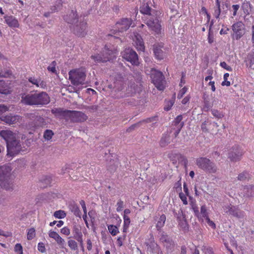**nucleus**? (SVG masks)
Returning <instances> with one entry per match:
<instances>
[{
    "mask_svg": "<svg viewBox=\"0 0 254 254\" xmlns=\"http://www.w3.org/2000/svg\"><path fill=\"white\" fill-rule=\"evenodd\" d=\"M21 102L25 105L41 107L49 104L50 102V98L46 92L42 91L38 93L31 91L29 93L23 94Z\"/></svg>",
    "mask_w": 254,
    "mask_h": 254,
    "instance_id": "f257e3e1",
    "label": "nucleus"
},
{
    "mask_svg": "<svg viewBox=\"0 0 254 254\" xmlns=\"http://www.w3.org/2000/svg\"><path fill=\"white\" fill-rule=\"evenodd\" d=\"M0 136L6 142L7 155L13 156L20 151L21 144L16 139V133L9 129H3L0 131Z\"/></svg>",
    "mask_w": 254,
    "mask_h": 254,
    "instance_id": "f03ea898",
    "label": "nucleus"
},
{
    "mask_svg": "<svg viewBox=\"0 0 254 254\" xmlns=\"http://www.w3.org/2000/svg\"><path fill=\"white\" fill-rule=\"evenodd\" d=\"M76 10H72L68 14L64 16V20L68 23L74 24V33L78 37H84L86 35L87 22L83 19L77 18Z\"/></svg>",
    "mask_w": 254,
    "mask_h": 254,
    "instance_id": "7ed1b4c3",
    "label": "nucleus"
},
{
    "mask_svg": "<svg viewBox=\"0 0 254 254\" xmlns=\"http://www.w3.org/2000/svg\"><path fill=\"white\" fill-rule=\"evenodd\" d=\"M118 53L117 46L107 44L103 48L101 54L92 55L91 58L96 63H106L116 59Z\"/></svg>",
    "mask_w": 254,
    "mask_h": 254,
    "instance_id": "20e7f679",
    "label": "nucleus"
},
{
    "mask_svg": "<svg viewBox=\"0 0 254 254\" xmlns=\"http://www.w3.org/2000/svg\"><path fill=\"white\" fill-rule=\"evenodd\" d=\"M11 170V167L8 165L0 166V186L6 190L13 189Z\"/></svg>",
    "mask_w": 254,
    "mask_h": 254,
    "instance_id": "39448f33",
    "label": "nucleus"
},
{
    "mask_svg": "<svg viewBox=\"0 0 254 254\" xmlns=\"http://www.w3.org/2000/svg\"><path fill=\"white\" fill-rule=\"evenodd\" d=\"M86 76V70L84 68L75 69L69 72V79L74 86L83 85Z\"/></svg>",
    "mask_w": 254,
    "mask_h": 254,
    "instance_id": "423d86ee",
    "label": "nucleus"
},
{
    "mask_svg": "<svg viewBox=\"0 0 254 254\" xmlns=\"http://www.w3.org/2000/svg\"><path fill=\"white\" fill-rule=\"evenodd\" d=\"M150 78L152 82L156 88L160 91H163L166 87V81L163 73L155 68H151Z\"/></svg>",
    "mask_w": 254,
    "mask_h": 254,
    "instance_id": "0eeeda50",
    "label": "nucleus"
},
{
    "mask_svg": "<svg viewBox=\"0 0 254 254\" xmlns=\"http://www.w3.org/2000/svg\"><path fill=\"white\" fill-rule=\"evenodd\" d=\"M196 164L198 167L207 173L215 174L218 168L216 164L206 157H199L196 160Z\"/></svg>",
    "mask_w": 254,
    "mask_h": 254,
    "instance_id": "6e6552de",
    "label": "nucleus"
},
{
    "mask_svg": "<svg viewBox=\"0 0 254 254\" xmlns=\"http://www.w3.org/2000/svg\"><path fill=\"white\" fill-rule=\"evenodd\" d=\"M129 79L131 82L130 85H128V96H133L135 93H139L142 89L141 84V77L140 73L136 74V77L133 76H128V80Z\"/></svg>",
    "mask_w": 254,
    "mask_h": 254,
    "instance_id": "1a4fd4ad",
    "label": "nucleus"
},
{
    "mask_svg": "<svg viewBox=\"0 0 254 254\" xmlns=\"http://www.w3.org/2000/svg\"><path fill=\"white\" fill-rule=\"evenodd\" d=\"M145 21V24L154 35H160L161 34L162 28L161 21L157 18V15L147 18Z\"/></svg>",
    "mask_w": 254,
    "mask_h": 254,
    "instance_id": "9d476101",
    "label": "nucleus"
},
{
    "mask_svg": "<svg viewBox=\"0 0 254 254\" xmlns=\"http://www.w3.org/2000/svg\"><path fill=\"white\" fill-rule=\"evenodd\" d=\"M67 119L71 122H83L87 119V116L83 112L77 111H68Z\"/></svg>",
    "mask_w": 254,
    "mask_h": 254,
    "instance_id": "9b49d317",
    "label": "nucleus"
},
{
    "mask_svg": "<svg viewBox=\"0 0 254 254\" xmlns=\"http://www.w3.org/2000/svg\"><path fill=\"white\" fill-rule=\"evenodd\" d=\"M244 153V151L238 145H235L230 149L228 158L231 161L236 162L241 159Z\"/></svg>",
    "mask_w": 254,
    "mask_h": 254,
    "instance_id": "f8f14e48",
    "label": "nucleus"
},
{
    "mask_svg": "<svg viewBox=\"0 0 254 254\" xmlns=\"http://www.w3.org/2000/svg\"><path fill=\"white\" fill-rule=\"evenodd\" d=\"M232 29L234 33V38L239 40L245 34V27L242 21H238L232 26Z\"/></svg>",
    "mask_w": 254,
    "mask_h": 254,
    "instance_id": "ddd939ff",
    "label": "nucleus"
},
{
    "mask_svg": "<svg viewBox=\"0 0 254 254\" xmlns=\"http://www.w3.org/2000/svg\"><path fill=\"white\" fill-rule=\"evenodd\" d=\"M132 40V44L137 51H144L145 50L144 43L141 35L137 32H133L130 35Z\"/></svg>",
    "mask_w": 254,
    "mask_h": 254,
    "instance_id": "4468645a",
    "label": "nucleus"
},
{
    "mask_svg": "<svg viewBox=\"0 0 254 254\" xmlns=\"http://www.w3.org/2000/svg\"><path fill=\"white\" fill-rule=\"evenodd\" d=\"M224 209L226 213L232 215L239 218H244L245 217V212L241 210L238 207L232 205L231 204L225 206Z\"/></svg>",
    "mask_w": 254,
    "mask_h": 254,
    "instance_id": "2eb2a0df",
    "label": "nucleus"
},
{
    "mask_svg": "<svg viewBox=\"0 0 254 254\" xmlns=\"http://www.w3.org/2000/svg\"><path fill=\"white\" fill-rule=\"evenodd\" d=\"M164 44L163 43H155L153 45V53L156 59L163 60L165 57V53L163 51Z\"/></svg>",
    "mask_w": 254,
    "mask_h": 254,
    "instance_id": "dca6fc26",
    "label": "nucleus"
},
{
    "mask_svg": "<svg viewBox=\"0 0 254 254\" xmlns=\"http://www.w3.org/2000/svg\"><path fill=\"white\" fill-rule=\"evenodd\" d=\"M140 12L149 17L157 15V11L152 9L148 3L143 2L140 6Z\"/></svg>",
    "mask_w": 254,
    "mask_h": 254,
    "instance_id": "f3484780",
    "label": "nucleus"
},
{
    "mask_svg": "<svg viewBox=\"0 0 254 254\" xmlns=\"http://www.w3.org/2000/svg\"><path fill=\"white\" fill-rule=\"evenodd\" d=\"M28 81L33 85H35L37 87L42 89H45L47 87L46 82L42 79L41 77H39L36 78L35 77H30L28 78Z\"/></svg>",
    "mask_w": 254,
    "mask_h": 254,
    "instance_id": "a211bd4d",
    "label": "nucleus"
},
{
    "mask_svg": "<svg viewBox=\"0 0 254 254\" xmlns=\"http://www.w3.org/2000/svg\"><path fill=\"white\" fill-rule=\"evenodd\" d=\"M147 247V251L155 254V252H157L159 250L160 247L155 242L153 238H151L149 239L148 242L145 243Z\"/></svg>",
    "mask_w": 254,
    "mask_h": 254,
    "instance_id": "6ab92c4d",
    "label": "nucleus"
},
{
    "mask_svg": "<svg viewBox=\"0 0 254 254\" xmlns=\"http://www.w3.org/2000/svg\"><path fill=\"white\" fill-rule=\"evenodd\" d=\"M241 194L244 197L250 198L253 197L254 196V185L243 187Z\"/></svg>",
    "mask_w": 254,
    "mask_h": 254,
    "instance_id": "aec40b11",
    "label": "nucleus"
},
{
    "mask_svg": "<svg viewBox=\"0 0 254 254\" xmlns=\"http://www.w3.org/2000/svg\"><path fill=\"white\" fill-rule=\"evenodd\" d=\"M73 238L77 241L80 246L83 247V235L81 229L77 226H75L72 230Z\"/></svg>",
    "mask_w": 254,
    "mask_h": 254,
    "instance_id": "412c9836",
    "label": "nucleus"
},
{
    "mask_svg": "<svg viewBox=\"0 0 254 254\" xmlns=\"http://www.w3.org/2000/svg\"><path fill=\"white\" fill-rule=\"evenodd\" d=\"M127 29V18H123L116 23V29L114 30L115 32L114 33V34H116L117 31L119 32H122L124 31H126Z\"/></svg>",
    "mask_w": 254,
    "mask_h": 254,
    "instance_id": "4be33fe9",
    "label": "nucleus"
},
{
    "mask_svg": "<svg viewBox=\"0 0 254 254\" xmlns=\"http://www.w3.org/2000/svg\"><path fill=\"white\" fill-rule=\"evenodd\" d=\"M19 119V116H12L11 114L6 116H1L0 117V120L5 123L6 124L12 125L15 124Z\"/></svg>",
    "mask_w": 254,
    "mask_h": 254,
    "instance_id": "5701e85b",
    "label": "nucleus"
},
{
    "mask_svg": "<svg viewBox=\"0 0 254 254\" xmlns=\"http://www.w3.org/2000/svg\"><path fill=\"white\" fill-rule=\"evenodd\" d=\"M11 82H6L4 80H0V93L7 95L11 92Z\"/></svg>",
    "mask_w": 254,
    "mask_h": 254,
    "instance_id": "b1692460",
    "label": "nucleus"
},
{
    "mask_svg": "<svg viewBox=\"0 0 254 254\" xmlns=\"http://www.w3.org/2000/svg\"><path fill=\"white\" fill-rule=\"evenodd\" d=\"M68 111L62 108H54L52 109L51 112L56 117L67 119Z\"/></svg>",
    "mask_w": 254,
    "mask_h": 254,
    "instance_id": "393cba45",
    "label": "nucleus"
},
{
    "mask_svg": "<svg viewBox=\"0 0 254 254\" xmlns=\"http://www.w3.org/2000/svg\"><path fill=\"white\" fill-rule=\"evenodd\" d=\"M128 62H130L133 65H138L139 64L138 56L136 53L131 50L128 53Z\"/></svg>",
    "mask_w": 254,
    "mask_h": 254,
    "instance_id": "a878e982",
    "label": "nucleus"
},
{
    "mask_svg": "<svg viewBox=\"0 0 254 254\" xmlns=\"http://www.w3.org/2000/svg\"><path fill=\"white\" fill-rule=\"evenodd\" d=\"M5 22L10 27L18 28L19 24L18 20L12 16H5Z\"/></svg>",
    "mask_w": 254,
    "mask_h": 254,
    "instance_id": "bb28decb",
    "label": "nucleus"
},
{
    "mask_svg": "<svg viewBox=\"0 0 254 254\" xmlns=\"http://www.w3.org/2000/svg\"><path fill=\"white\" fill-rule=\"evenodd\" d=\"M214 125L218 126L217 123L214 122L212 123L210 120L207 119L202 123L201 125V129L203 132H208L211 128V126Z\"/></svg>",
    "mask_w": 254,
    "mask_h": 254,
    "instance_id": "cd10ccee",
    "label": "nucleus"
},
{
    "mask_svg": "<svg viewBox=\"0 0 254 254\" xmlns=\"http://www.w3.org/2000/svg\"><path fill=\"white\" fill-rule=\"evenodd\" d=\"M252 8V5L250 1H245L242 4V8L247 15L250 14Z\"/></svg>",
    "mask_w": 254,
    "mask_h": 254,
    "instance_id": "c85d7f7f",
    "label": "nucleus"
},
{
    "mask_svg": "<svg viewBox=\"0 0 254 254\" xmlns=\"http://www.w3.org/2000/svg\"><path fill=\"white\" fill-rule=\"evenodd\" d=\"M166 217L165 215L162 214L161 215L159 219L157 220L156 227L157 230L160 231L161 228L164 226L165 221H166Z\"/></svg>",
    "mask_w": 254,
    "mask_h": 254,
    "instance_id": "c756f323",
    "label": "nucleus"
},
{
    "mask_svg": "<svg viewBox=\"0 0 254 254\" xmlns=\"http://www.w3.org/2000/svg\"><path fill=\"white\" fill-rule=\"evenodd\" d=\"M13 75V72L10 68L4 69L2 70L0 68V78H9Z\"/></svg>",
    "mask_w": 254,
    "mask_h": 254,
    "instance_id": "7c9ffc66",
    "label": "nucleus"
},
{
    "mask_svg": "<svg viewBox=\"0 0 254 254\" xmlns=\"http://www.w3.org/2000/svg\"><path fill=\"white\" fill-rule=\"evenodd\" d=\"M69 209L74 215L78 217H81V212L77 204L73 203L69 205Z\"/></svg>",
    "mask_w": 254,
    "mask_h": 254,
    "instance_id": "2f4dec72",
    "label": "nucleus"
},
{
    "mask_svg": "<svg viewBox=\"0 0 254 254\" xmlns=\"http://www.w3.org/2000/svg\"><path fill=\"white\" fill-rule=\"evenodd\" d=\"M168 156L170 160L172 162V163L174 164H175L177 162V159H179V157H183V155L180 153H175L173 152H171L168 154Z\"/></svg>",
    "mask_w": 254,
    "mask_h": 254,
    "instance_id": "473e14b6",
    "label": "nucleus"
},
{
    "mask_svg": "<svg viewBox=\"0 0 254 254\" xmlns=\"http://www.w3.org/2000/svg\"><path fill=\"white\" fill-rule=\"evenodd\" d=\"M67 244L71 250L76 251L78 250V244L75 240L72 239L68 240Z\"/></svg>",
    "mask_w": 254,
    "mask_h": 254,
    "instance_id": "72a5a7b5",
    "label": "nucleus"
},
{
    "mask_svg": "<svg viewBox=\"0 0 254 254\" xmlns=\"http://www.w3.org/2000/svg\"><path fill=\"white\" fill-rule=\"evenodd\" d=\"M66 214L64 211L62 210L56 211L54 213V216L56 218L63 219L65 217Z\"/></svg>",
    "mask_w": 254,
    "mask_h": 254,
    "instance_id": "f704fd0d",
    "label": "nucleus"
},
{
    "mask_svg": "<svg viewBox=\"0 0 254 254\" xmlns=\"http://www.w3.org/2000/svg\"><path fill=\"white\" fill-rule=\"evenodd\" d=\"M35 236V229L34 228H31L27 230V239L28 240H32Z\"/></svg>",
    "mask_w": 254,
    "mask_h": 254,
    "instance_id": "c9c22d12",
    "label": "nucleus"
},
{
    "mask_svg": "<svg viewBox=\"0 0 254 254\" xmlns=\"http://www.w3.org/2000/svg\"><path fill=\"white\" fill-rule=\"evenodd\" d=\"M108 228L109 232L113 236L116 235L119 232L118 227L115 225H110L108 226Z\"/></svg>",
    "mask_w": 254,
    "mask_h": 254,
    "instance_id": "e433bc0d",
    "label": "nucleus"
},
{
    "mask_svg": "<svg viewBox=\"0 0 254 254\" xmlns=\"http://www.w3.org/2000/svg\"><path fill=\"white\" fill-rule=\"evenodd\" d=\"M54 132L52 130L46 129L44 133V137L45 139L49 140L52 139Z\"/></svg>",
    "mask_w": 254,
    "mask_h": 254,
    "instance_id": "4c0bfd02",
    "label": "nucleus"
},
{
    "mask_svg": "<svg viewBox=\"0 0 254 254\" xmlns=\"http://www.w3.org/2000/svg\"><path fill=\"white\" fill-rule=\"evenodd\" d=\"M188 88L187 86H184L179 90L178 93L177 98L180 99L183 98L184 95L188 92Z\"/></svg>",
    "mask_w": 254,
    "mask_h": 254,
    "instance_id": "58836bf2",
    "label": "nucleus"
},
{
    "mask_svg": "<svg viewBox=\"0 0 254 254\" xmlns=\"http://www.w3.org/2000/svg\"><path fill=\"white\" fill-rule=\"evenodd\" d=\"M175 101L174 99L172 100H169L166 102V104L164 107V109L165 111H168L171 110L172 106L174 104Z\"/></svg>",
    "mask_w": 254,
    "mask_h": 254,
    "instance_id": "ea45409f",
    "label": "nucleus"
},
{
    "mask_svg": "<svg viewBox=\"0 0 254 254\" xmlns=\"http://www.w3.org/2000/svg\"><path fill=\"white\" fill-rule=\"evenodd\" d=\"M170 142V138L169 136H165L162 137L160 141V145L161 147H165L168 144V143Z\"/></svg>",
    "mask_w": 254,
    "mask_h": 254,
    "instance_id": "a19ab883",
    "label": "nucleus"
},
{
    "mask_svg": "<svg viewBox=\"0 0 254 254\" xmlns=\"http://www.w3.org/2000/svg\"><path fill=\"white\" fill-rule=\"evenodd\" d=\"M250 178V175L246 172H243L238 175V179L240 181H245Z\"/></svg>",
    "mask_w": 254,
    "mask_h": 254,
    "instance_id": "79ce46f5",
    "label": "nucleus"
},
{
    "mask_svg": "<svg viewBox=\"0 0 254 254\" xmlns=\"http://www.w3.org/2000/svg\"><path fill=\"white\" fill-rule=\"evenodd\" d=\"M55 240L61 248H64L65 241L60 235Z\"/></svg>",
    "mask_w": 254,
    "mask_h": 254,
    "instance_id": "37998d69",
    "label": "nucleus"
},
{
    "mask_svg": "<svg viewBox=\"0 0 254 254\" xmlns=\"http://www.w3.org/2000/svg\"><path fill=\"white\" fill-rule=\"evenodd\" d=\"M16 254H23V248L20 244H16L14 248Z\"/></svg>",
    "mask_w": 254,
    "mask_h": 254,
    "instance_id": "c03bdc74",
    "label": "nucleus"
},
{
    "mask_svg": "<svg viewBox=\"0 0 254 254\" xmlns=\"http://www.w3.org/2000/svg\"><path fill=\"white\" fill-rule=\"evenodd\" d=\"M200 213H201L202 217L205 219H206L208 217H209L208 214L207 209H206L205 205L201 206V207L200 208Z\"/></svg>",
    "mask_w": 254,
    "mask_h": 254,
    "instance_id": "a18cd8bd",
    "label": "nucleus"
},
{
    "mask_svg": "<svg viewBox=\"0 0 254 254\" xmlns=\"http://www.w3.org/2000/svg\"><path fill=\"white\" fill-rule=\"evenodd\" d=\"M183 119V117L182 115H179L177 116V117L174 119L173 121L174 125L177 127H179V125L181 124L182 122H181L182 120Z\"/></svg>",
    "mask_w": 254,
    "mask_h": 254,
    "instance_id": "49530a36",
    "label": "nucleus"
},
{
    "mask_svg": "<svg viewBox=\"0 0 254 254\" xmlns=\"http://www.w3.org/2000/svg\"><path fill=\"white\" fill-rule=\"evenodd\" d=\"M229 76V74L228 73H226L224 75V81L222 82L221 84L222 86H229L231 85L230 82L228 81V78Z\"/></svg>",
    "mask_w": 254,
    "mask_h": 254,
    "instance_id": "de8ad7c7",
    "label": "nucleus"
},
{
    "mask_svg": "<svg viewBox=\"0 0 254 254\" xmlns=\"http://www.w3.org/2000/svg\"><path fill=\"white\" fill-rule=\"evenodd\" d=\"M208 42L209 44H211L214 42V36L213 32L211 31V28H209L208 37H207Z\"/></svg>",
    "mask_w": 254,
    "mask_h": 254,
    "instance_id": "09e8293b",
    "label": "nucleus"
},
{
    "mask_svg": "<svg viewBox=\"0 0 254 254\" xmlns=\"http://www.w3.org/2000/svg\"><path fill=\"white\" fill-rule=\"evenodd\" d=\"M158 121V117L153 116L148 118H147L144 120V122L146 123H152L153 124L156 123Z\"/></svg>",
    "mask_w": 254,
    "mask_h": 254,
    "instance_id": "8fccbe9b",
    "label": "nucleus"
},
{
    "mask_svg": "<svg viewBox=\"0 0 254 254\" xmlns=\"http://www.w3.org/2000/svg\"><path fill=\"white\" fill-rule=\"evenodd\" d=\"M247 59L250 62V67L254 68V56L249 54L248 55Z\"/></svg>",
    "mask_w": 254,
    "mask_h": 254,
    "instance_id": "3c124183",
    "label": "nucleus"
},
{
    "mask_svg": "<svg viewBox=\"0 0 254 254\" xmlns=\"http://www.w3.org/2000/svg\"><path fill=\"white\" fill-rule=\"evenodd\" d=\"M211 112L212 114L218 119H221L223 117V114L217 110H213Z\"/></svg>",
    "mask_w": 254,
    "mask_h": 254,
    "instance_id": "603ef678",
    "label": "nucleus"
},
{
    "mask_svg": "<svg viewBox=\"0 0 254 254\" xmlns=\"http://www.w3.org/2000/svg\"><path fill=\"white\" fill-rule=\"evenodd\" d=\"M56 63L55 61H54L52 62V64H51V65L49 66L48 67V70L51 72H52V73H56Z\"/></svg>",
    "mask_w": 254,
    "mask_h": 254,
    "instance_id": "864d4df0",
    "label": "nucleus"
},
{
    "mask_svg": "<svg viewBox=\"0 0 254 254\" xmlns=\"http://www.w3.org/2000/svg\"><path fill=\"white\" fill-rule=\"evenodd\" d=\"M38 250L39 251L42 253L46 252V248L45 245L43 243H39L38 244Z\"/></svg>",
    "mask_w": 254,
    "mask_h": 254,
    "instance_id": "5fc2aeb1",
    "label": "nucleus"
},
{
    "mask_svg": "<svg viewBox=\"0 0 254 254\" xmlns=\"http://www.w3.org/2000/svg\"><path fill=\"white\" fill-rule=\"evenodd\" d=\"M220 64L222 67L224 68L227 70L229 71H232V68L230 65H228L226 62H221Z\"/></svg>",
    "mask_w": 254,
    "mask_h": 254,
    "instance_id": "6e6d98bb",
    "label": "nucleus"
},
{
    "mask_svg": "<svg viewBox=\"0 0 254 254\" xmlns=\"http://www.w3.org/2000/svg\"><path fill=\"white\" fill-rule=\"evenodd\" d=\"M61 233L66 236L70 234V229L67 227H64L61 229Z\"/></svg>",
    "mask_w": 254,
    "mask_h": 254,
    "instance_id": "4d7b16f0",
    "label": "nucleus"
},
{
    "mask_svg": "<svg viewBox=\"0 0 254 254\" xmlns=\"http://www.w3.org/2000/svg\"><path fill=\"white\" fill-rule=\"evenodd\" d=\"M59 236V234L55 231H50L49 232V236L55 240Z\"/></svg>",
    "mask_w": 254,
    "mask_h": 254,
    "instance_id": "13d9d810",
    "label": "nucleus"
},
{
    "mask_svg": "<svg viewBox=\"0 0 254 254\" xmlns=\"http://www.w3.org/2000/svg\"><path fill=\"white\" fill-rule=\"evenodd\" d=\"M126 236L124 235L121 237H119L117 239V244L119 247H121L123 245V241L125 240Z\"/></svg>",
    "mask_w": 254,
    "mask_h": 254,
    "instance_id": "bf43d9fd",
    "label": "nucleus"
},
{
    "mask_svg": "<svg viewBox=\"0 0 254 254\" xmlns=\"http://www.w3.org/2000/svg\"><path fill=\"white\" fill-rule=\"evenodd\" d=\"M221 13V8H216L214 11L213 15L216 18L218 19Z\"/></svg>",
    "mask_w": 254,
    "mask_h": 254,
    "instance_id": "052dcab7",
    "label": "nucleus"
},
{
    "mask_svg": "<svg viewBox=\"0 0 254 254\" xmlns=\"http://www.w3.org/2000/svg\"><path fill=\"white\" fill-rule=\"evenodd\" d=\"M205 220L209 226L212 227L213 229H215L216 225L213 221L211 220L209 217L205 219Z\"/></svg>",
    "mask_w": 254,
    "mask_h": 254,
    "instance_id": "680f3d73",
    "label": "nucleus"
},
{
    "mask_svg": "<svg viewBox=\"0 0 254 254\" xmlns=\"http://www.w3.org/2000/svg\"><path fill=\"white\" fill-rule=\"evenodd\" d=\"M8 108L4 105H0V115L8 111Z\"/></svg>",
    "mask_w": 254,
    "mask_h": 254,
    "instance_id": "e2e57ef3",
    "label": "nucleus"
},
{
    "mask_svg": "<svg viewBox=\"0 0 254 254\" xmlns=\"http://www.w3.org/2000/svg\"><path fill=\"white\" fill-rule=\"evenodd\" d=\"M240 6L238 4H235L232 5V8L233 10V15L234 16H236L237 13V11L239 9Z\"/></svg>",
    "mask_w": 254,
    "mask_h": 254,
    "instance_id": "0e129e2a",
    "label": "nucleus"
},
{
    "mask_svg": "<svg viewBox=\"0 0 254 254\" xmlns=\"http://www.w3.org/2000/svg\"><path fill=\"white\" fill-rule=\"evenodd\" d=\"M179 196L184 204H188L187 198L185 195L182 193H180Z\"/></svg>",
    "mask_w": 254,
    "mask_h": 254,
    "instance_id": "69168bd1",
    "label": "nucleus"
},
{
    "mask_svg": "<svg viewBox=\"0 0 254 254\" xmlns=\"http://www.w3.org/2000/svg\"><path fill=\"white\" fill-rule=\"evenodd\" d=\"M124 202L122 201H120L117 203V211H121L123 210Z\"/></svg>",
    "mask_w": 254,
    "mask_h": 254,
    "instance_id": "338daca9",
    "label": "nucleus"
},
{
    "mask_svg": "<svg viewBox=\"0 0 254 254\" xmlns=\"http://www.w3.org/2000/svg\"><path fill=\"white\" fill-rule=\"evenodd\" d=\"M191 207L195 213V215L196 216H198L199 215V210H198V208L197 206L196 205V204H192L191 206Z\"/></svg>",
    "mask_w": 254,
    "mask_h": 254,
    "instance_id": "774afa93",
    "label": "nucleus"
}]
</instances>
